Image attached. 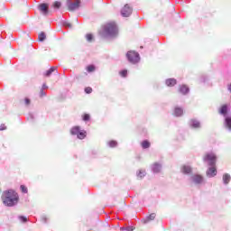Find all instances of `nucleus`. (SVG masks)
<instances>
[{"label": "nucleus", "mask_w": 231, "mask_h": 231, "mask_svg": "<svg viewBox=\"0 0 231 231\" xmlns=\"http://www.w3.org/2000/svg\"><path fill=\"white\" fill-rule=\"evenodd\" d=\"M204 162H208V165L210 167H214L216 165V161L217 160V157L215 153H206L203 157Z\"/></svg>", "instance_id": "obj_4"}, {"label": "nucleus", "mask_w": 231, "mask_h": 231, "mask_svg": "<svg viewBox=\"0 0 231 231\" xmlns=\"http://www.w3.org/2000/svg\"><path fill=\"white\" fill-rule=\"evenodd\" d=\"M156 217V214L155 213H152L147 217V220L146 221H153V219H155Z\"/></svg>", "instance_id": "obj_23"}, {"label": "nucleus", "mask_w": 231, "mask_h": 231, "mask_svg": "<svg viewBox=\"0 0 231 231\" xmlns=\"http://www.w3.org/2000/svg\"><path fill=\"white\" fill-rule=\"evenodd\" d=\"M181 172H183V174H190V172H192V168H190V166L184 165L181 168Z\"/></svg>", "instance_id": "obj_10"}, {"label": "nucleus", "mask_w": 231, "mask_h": 231, "mask_svg": "<svg viewBox=\"0 0 231 231\" xmlns=\"http://www.w3.org/2000/svg\"><path fill=\"white\" fill-rule=\"evenodd\" d=\"M227 89H228V91H230V93H231V84H229V85L227 86Z\"/></svg>", "instance_id": "obj_36"}, {"label": "nucleus", "mask_w": 231, "mask_h": 231, "mask_svg": "<svg viewBox=\"0 0 231 231\" xmlns=\"http://www.w3.org/2000/svg\"><path fill=\"white\" fill-rule=\"evenodd\" d=\"M77 136L79 140H84V138L87 136V133L84 130H80Z\"/></svg>", "instance_id": "obj_17"}, {"label": "nucleus", "mask_w": 231, "mask_h": 231, "mask_svg": "<svg viewBox=\"0 0 231 231\" xmlns=\"http://www.w3.org/2000/svg\"><path fill=\"white\" fill-rule=\"evenodd\" d=\"M20 220H22L23 223H26V221H28V218H26V217H20Z\"/></svg>", "instance_id": "obj_34"}, {"label": "nucleus", "mask_w": 231, "mask_h": 231, "mask_svg": "<svg viewBox=\"0 0 231 231\" xmlns=\"http://www.w3.org/2000/svg\"><path fill=\"white\" fill-rule=\"evenodd\" d=\"M225 124H226V127L231 130V116L226 117Z\"/></svg>", "instance_id": "obj_19"}, {"label": "nucleus", "mask_w": 231, "mask_h": 231, "mask_svg": "<svg viewBox=\"0 0 231 231\" xmlns=\"http://www.w3.org/2000/svg\"><path fill=\"white\" fill-rule=\"evenodd\" d=\"M38 8H39L40 12L42 14V15H48V14H49L48 4H42L38 6Z\"/></svg>", "instance_id": "obj_7"}, {"label": "nucleus", "mask_w": 231, "mask_h": 231, "mask_svg": "<svg viewBox=\"0 0 231 231\" xmlns=\"http://www.w3.org/2000/svg\"><path fill=\"white\" fill-rule=\"evenodd\" d=\"M31 102H32V101L30 100V98L25 97V99H24V104H25V106H30Z\"/></svg>", "instance_id": "obj_33"}, {"label": "nucleus", "mask_w": 231, "mask_h": 231, "mask_svg": "<svg viewBox=\"0 0 231 231\" xmlns=\"http://www.w3.org/2000/svg\"><path fill=\"white\" fill-rule=\"evenodd\" d=\"M20 189L23 194H28V188H26V186L21 185Z\"/></svg>", "instance_id": "obj_28"}, {"label": "nucleus", "mask_w": 231, "mask_h": 231, "mask_svg": "<svg viewBox=\"0 0 231 231\" xmlns=\"http://www.w3.org/2000/svg\"><path fill=\"white\" fill-rule=\"evenodd\" d=\"M162 171V165L159 163H154L153 164V172H160Z\"/></svg>", "instance_id": "obj_21"}, {"label": "nucleus", "mask_w": 231, "mask_h": 231, "mask_svg": "<svg viewBox=\"0 0 231 231\" xmlns=\"http://www.w3.org/2000/svg\"><path fill=\"white\" fill-rule=\"evenodd\" d=\"M179 91L181 93V95H187V93H189V87L181 85L179 88Z\"/></svg>", "instance_id": "obj_11"}, {"label": "nucleus", "mask_w": 231, "mask_h": 231, "mask_svg": "<svg viewBox=\"0 0 231 231\" xmlns=\"http://www.w3.org/2000/svg\"><path fill=\"white\" fill-rule=\"evenodd\" d=\"M57 71V67H51L49 70H47L44 74V77H51V73Z\"/></svg>", "instance_id": "obj_15"}, {"label": "nucleus", "mask_w": 231, "mask_h": 231, "mask_svg": "<svg viewBox=\"0 0 231 231\" xmlns=\"http://www.w3.org/2000/svg\"><path fill=\"white\" fill-rule=\"evenodd\" d=\"M109 147H116V145H118V143H116V141H110L108 143Z\"/></svg>", "instance_id": "obj_29"}, {"label": "nucleus", "mask_w": 231, "mask_h": 231, "mask_svg": "<svg viewBox=\"0 0 231 231\" xmlns=\"http://www.w3.org/2000/svg\"><path fill=\"white\" fill-rule=\"evenodd\" d=\"M220 115H226L228 113V106L226 105H223L219 109Z\"/></svg>", "instance_id": "obj_16"}, {"label": "nucleus", "mask_w": 231, "mask_h": 231, "mask_svg": "<svg viewBox=\"0 0 231 231\" xmlns=\"http://www.w3.org/2000/svg\"><path fill=\"white\" fill-rule=\"evenodd\" d=\"M223 181H224V183H226V185L230 183V176L228 175V173H226L223 176Z\"/></svg>", "instance_id": "obj_22"}, {"label": "nucleus", "mask_w": 231, "mask_h": 231, "mask_svg": "<svg viewBox=\"0 0 231 231\" xmlns=\"http://www.w3.org/2000/svg\"><path fill=\"white\" fill-rule=\"evenodd\" d=\"M192 127H194V129H198V127H199V122L196 121V120H192Z\"/></svg>", "instance_id": "obj_27"}, {"label": "nucleus", "mask_w": 231, "mask_h": 231, "mask_svg": "<svg viewBox=\"0 0 231 231\" xmlns=\"http://www.w3.org/2000/svg\"><path fill=\"white\" fill-rule=\"evenodd\" d=\"M123 17H129L133 14V8L129 5H125L121 12Z\"/></svg>", "instance_id": "obj_5"}, {"label": "nucleus", "mask_w": 231, "mask_h": 231, "mask_svg": "<svg viewBox=\"0 0 231 231\" xmlns=\"http://www.w3.org/2000/svg\"><path fill=\"white\" fill-rule=\"evenodd\" d=\"M143 149H149L151 147V143L147 140L143 141L141 143Z\"/></svg>", "instance_id": "obj_18"}, {"label": "nucleus", "mask_w": 231, "mask_h": 231, "mask_svg": "<svg viewBox=\"0 0 231 231\" xmlns=\"http://www.w3.org/2000/svg\"><path fill=\"white\" fill-rule=\"evenodd\" d=\"M89 118H90V116H89V115H88V114H85V115H83V120H84V122H88V121H89Z\"/></svg>", "instance_id": "obj_32"}, {"label": "nucleus", "mask_w": 231, "mask_h": 231, "mask_svg": "<svg viewBox=\"0 0 231 231\" xmlns=\"http://www.w3.org/2000/svg\"><path fill=\"white\" fill-rule=\"evenodd\" d=\"M173 115L174 116H181V115H183V108L175 107Z\"/></svg>", "instance_id": "obj_12"}, {"label": "nucleus", "mask_w": 231, "mask_h": 231, "mask_svg": "<svg viewBox=\"0 0 231 231\" xmlns=\"http://www.w3.org/2000/svg\"><path fill=\"white\" fill-rule=\"evenodd\" d=\"M6 125H0V131H5Z\"/></svg>", "instance_id": "obj_35"}, {"label": "nucleus", "mask_w": 231, "mask_h": 231, "mask_svg": "<svg viewBox=\"0 0 231 231\" xmlns=\"http://www.w3.org/2000/svg\"><path fill=\"white\" fill-rule=\"evenodd\" d=\"M61 5H62V4H61L60 2L56 1V2H54V4L52 5V6H53V8H56L57 10H59V8H60Z\"/></svg>", "instance_id": "obj_24"}, {"label": "nucleus", "mask_w": 231, "mask_h": 231, "mask_svg": "<svg viewBox=\"0 0 231 231\" xmlns=\"http://www.w3.org/2000/svg\"><path fill=\"white\" fill-rule=\"evenodd\" d=\"M80 8V0H76L75 3H70L68 5V10L69 12H73L74 10H77Z\"/></svg>", "instance_id": "obj_6"}, {"label": "nucleus", "mask_w": 231, "mask_h": 231, "mask_svg": "<svg viewBox=\"0 0 231 231\" xmlns=\"http://www.w3.org/2000/svg\"><path fill=\"white\" fill-rule=\"evenodd\" d=\"M192 180L194 183H201L203 181V177L201 175H194Z\"/></svg>", "instance_id": "obj_14"}, {"label": "nucleus", "mask_w": 231, "mask_h": 231, "mask_svg": "<svg viewBox=\"0 0 231 231\" xmlns=\"http://www.w3.org/2000/svg\"><path fill=\"white\" fill-rule=\"evenodd\" d=\"M45 40H46V33L40 32L38 35V41H40V42H42Z\"/></svg>", "instance_id": "obj_20"}, {"label": "nucleus", "mask_w": 231, "mask_h": 231, "mask_svg": "<svg viewBox=\"0 0 231 231\" xmlns=\"http://www.w3.org/2000/svg\"><path fill=\"white\" fill-rule=\"evenodd\" d=\"M127 230L128 231H133V227H128Z\"/></svg>", "instance_id": "obj_37"}, {"label": "nucleus", "mask_w": 231, "mask_h": 231, "mask_svg": "<svg viewBox=\"0 0 231 231\" xmlns=\"http://www.w3.org/2000/svg\"><path fill=\"white\" fill-rule=\"evenodd\" d=\"M165 83L169 88H172V86H176L177 81L175 79H166Z\"/></svg>", "instance_id": "obj_9"}, {"label": "nucleus", "mask_w": 231, "mask_h": 231, "mask_svg": "<svg viewBox=\"0 0 231 231\" xmlns=\"http://www.w3.org/2000/svg\"><path fill=\"white\" fill-rule=\"evenodd\" d=\"M87 71H88V73H92V71H95V66H94V65H88V66L87 67Z\"/></svg>", "instance_id": "obj_26"}, {"label": "nucleus", "mask_w": 231, "mask_h": 231, "mask_svg": "<svg viewBox=\"0 0 231 231\" xmlns=\"http://www.w3.org/2000/svg\"><path fill=\"white\" fill-rule=\"evenodd\" d=\"M85 93H87L88 95L93 93V88H91V87L85 88Z\"/></svg>", "instance_id": "obj_31"}, {"label": "nucleus", "mask_w": 231, "mask_h": 231, "mask_svg": "<svg viewBox=\"0 0 231 231\" xmlns=\"http://www.w3.org/2000/svg\"><path fill=\"white\" fill-rule=\"evenodd\" d=\"M207 174H208V176H210V178H214V176H216V174H217V170H216V167L213 166L208 169Z\"/></svg>", "instance_id": "obj_8"}, {"label": "nucleus", "mask_w": 231, "mask_h": 231, "mask_svg": "<svg viewBox=\"0 0 231 231\" xmlns=\"http://www.w3.org/2000/svg\"><path fill=\"white\" fill-rule=\"evenodd\" d=\"M101 37H117L118 36V26L115 22L107 23L103 26V32H100Z\"/></svg>", "instance_id": "obj_1"}, {"label": "nucleus", "mask_w": 231, "mask_h": 231, "mask_svg": "<svg viewBox=\"0 0 231 231\" xmlns=\"http://www.w3.org/2000/svg\"><path fill=\"white\" fill-rule=\"evenodd\" d=\"M2 201L5 207H14L19 201V196L12 190L5 191L2 196Z\"/></svg>", "instance_id": "obj_2"}, {"label": "nucleus", "mask_w": 231, "mask_h": 231, "mask_svg": "<svg viewBox=\"0 0 231 231\" xmlns=\"http://www.w3.org/2000/svg\"><path fill=\"white\" fill-rule=\"evenodd\" d=\"M119 75H121L123 78L127 77V69H123L119 72Z\"/></svg>", "instance_id": "obj_30"}, {"label": "nucleus", "mask_w": 231, "mask_h": 231, "mask_svg": "<svg viewBox=\"0 0 231 231\" xmlns=\"http://www.w3.org/2000/svg\"><path fill=\"white\" fill-rule=\"evenodd\" d=\"M86 39H87V41H88V42H93V34L88 33V34L86 35Z\"/></svg>", "instance_id": "obj_25"}, {"label": "nucleus", "mask_w": 231, "mask_h": 231, "mask_svg": "<svg viewBox=\"0 0 231 231\" xmlns=\"http://www.w3.org/2000/svg\"><path fill=\"white\" fill-rule=\"evenodd\" d=\"M127 60L132 64H136L140 62V54L134 51H130L126 53Z\"/></svg>", "instance_id": "obj_3"}, {"label": "nucleus", "mask_w": 231, "mask_h": 231, "mask_svg": "<svg viewBox=\"0 0 231 231\" xmlns=\"http://www.w3.org/2000/svg\"><path fill=\"white\" fill-rule=\"evenodd\" d=\"M80 133V126H74L70 130V134L77 135Z\"/></svg>", "instance_id": "obj_13"}]
</instances>
